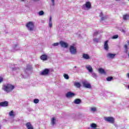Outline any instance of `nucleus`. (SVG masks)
<instances>
[{"instance_id":"nucleus-38","label":"nucleus","mask_w":129,"mask_h":129,"mask_svg":"<svg viewBox=\"0 0 129 129\" xmlns=\"http://www.w3.org/2000/svg\"><path fill=\"white\" fill-rule=\"evenodd\" d=\"M124 48L125 49H127V44H125L124 46Z\"/></svg>"},{"instance_id":"nucleus-49","label":"nucleus","mask_w":129,"mask_h":129,"mask_svg":"<svg viewBox=\"0 0 129 129\" xmlns=\"http://www.w3.org/2000/svg\"><path fill=\"white\" fill-rule=\"evenodd\" d=\"M1 126H0V129H1Z\"/></svg>"},{"instance_id":"nucleus-28","label":"nucleus","mask_w":129,"mask_h":129,"mask_svg":"<svg viewBox=\"0 0 129 129\" xmlns=\"http://www.w3.org/2000/svg\"><path fill=\"white\" fill-rule=\"evenodd\" d=\"M112 79H113V78H112V77H109L106 78L107 81H111Z\"/></svg>"},{"instance_id":"nucleus-46","label":"nucleus","mask_w":129,"mask_h":129,"mask_svg":"<svg viewBox=\"0 0 129 129\" xmlns=\"http://www.w3.org/2000/svg\"><path fill=\"white\" fill-rule=\"evenodd\" d=\"M128 57H129V52H128Z\"/></svg>"},{"instance_id":"nucleus-6","label":"nucleus","mask_w":129,"mask_h":129,"mask_svg":"<svg viewBox=\"0 0 129 129\" xmlns=\"http://www.w3.org/2000/svg\"><path fill=\"white\" fill-rule=\"evenodd\" d=\"M83 87H85V88H91V85L90 84L88 83V82L86 80H84L82 82Z\"/></svg>"},{"instance_id":"nucleus-23","label":"nucleus","mask_w":129,"mask_h":129,"mask_svg":"<svg viewBox=\"0 0 129 129\" xmlns=\"http://www.w3.org/2000/svg\"><path fill=\"white\" fill-rule=\"evenodd\" d=\"M100 17H101V20L102 21H104V20H106V17H103V14L102 13V12H101V13H100Z\"/></svg>"},{"instance_id":"nucleus-17","label":"nucleus","mask_w":129,"mask_h":129,"mask_svg":"<svg viewBox=\"0 0 129 129\" xmlns=\"http://www.w3.org/2000/svg\"><path fill=\"white\" fill-rule=\"evenodd\" d=\"M9 103L7 101H4L0 103V106H8Z\"/></svg>"},{"instance_id":"nucleus-9","label":"nucleus","mask_w":129,"mask_h":129,"mask_svg":"<svg viewBox=\"0 0 129 129\" xmlns=\"http://www.w3.org/2000/svg\"><path fill=\"white\" fill-rule=\"evenodd\" d=\"M40 58L41 60H42V61H47V60H48V57L47 54H44L40 56Z\"/></svg>"},{"instance_id":"nucleus-47","label":"nucleus","mask_w":129,"mask_h":129,"mask_svg":"<svg viewBox=\"0 0 129 129\" xmlns=\"http://www.w3.org/2000/svg\"><path fill=\"white\" fill-rule=\"evenodd\" d=\"M128 88L129 89V85L128 86Z\"/></svg>"},{"instance_id":"nucleus-45","label":"nucleus","mask_w":129,"mask_h":129,"mask_svg":"<svg viewBox=\"0 0 129 129\" xmlns=\"http://www.w3.org/2000/svg\"><path fill=\"white\" fill-rule=\"evenodd\" d=\"M75 69L77 68V66H75L74 67Z\"/></svg>"},{"instance_id":"nucleus-31","label":"nucleus","mask_w":129,"mask_h":129,"mask_svg":"<svg viewBox=\"0 0 129 129\" xmlns=\"http://www.w3.org/2000/svg\"><path fill=\"white\" fill-rule=\"evenodd\" d=\"M39 100L38 99H35L34 100V102L35 104L39 103Z\"/></svg>"},{"instance_id":"nucleus-27","label":"nucleus","mask_w":129,"mask_h":129,"mask_svg":"<svg viewBox=\"0 0 129 129\" xmlns=\"http://www.w3.org/2000/svg\"><path fill=\"white\" fill-rule=\"evenodd\" d=\"M63 77L65 79H67V80L69 79V76L68 74H64Z\"/></svg>"},{"instance_id":"nucleus-40","label":"nucleus","mask_w":129,"mask_h":129,"mask_svg":"<svg viewBox=\"0 0 129 129\" xmlns=\"http://www.w3.org/2000/svg\"><path fill=\"white\" fill-rule=\"evenodd\" d=\"M126 77L129 79V73H127L126 75Z\"/></svg>"},{"instance_id":"nucleus-1","label":"nucleus","mask_w":129,"mask_h":129,"mask_svg":"<svg viewBox=\"0 0 129 129\" xmlns=\"http://www.w3.org/2000/svg\"><path fill=\"white\" fill-rule=\"evenodd\" d=\"M14 89L15 86L11 84H4L2 86V90H4V91L7 93H10V92H12Z\"/></svg>"},{"instance_id":"nucleus-20","label":"nucleus","mask_w":129,"mask_h":129,"mask_svg":"<svg viewBox=\"0 0 129 129\" xmlns=\"http://www.w3.org/2000/svg\"><path fill=\"white\" fill-rule=\"evenodd\" d=\"M48 24H49V28H52V17H51V16H50V17H49V20Z\"/></svg>"},{"instance_id":"nucleus-19","label":"nucleus","mask_w":129,"mask_h":129,"mask_svg":"<svg viewBox=\"0 0 129 129\" xmlns=\"http://www.w3.org/2000/svg\"><path fill=\"white\" fill-rule=\"evenodd\" d=\"M74 102L75 104H79L81 103V100L80 99H76L74 100Z\"/></svg>"},{"instance_id":"nucleus-3","label":"nucleus","mask_w":129,"mask_h":129,"mask_svg":"<svg viewBox=\"0 0 129 129\" xmlns=\"http://www.w3.org/2000/svg\"><path fill=\"white\" fill-rule=\"evenodd\" d=\"M82 9L85 11H89L91 9V4L90 2H86L85 5H83Z\"/></svg>"},{"instance_id":"nucleus-13","label":"nucleus","mask_w":129,"mask_h":129,"mask_svg":"<svg viewBox=\"0 0 129 129\" xmlns=\"http://www.w3.org/2000/svg\"><path fill=\"white\" fill-rule=\"evenodd\" d=\"M109 48V47H108V40H106L104 42V48L105 50H106V51H107V50H108Z\"/></svg>"},{"instance_id":"nucleus-4","label":"nucleus","mask_w":129,"mask_h":129,"mask_svg":"<svg viewBox=\"0 0 129 129\" xmlns=\"http://www.w3.org/2000/svg\"><path fill=\"white\" fill-rule=\"evenodd\" d=\"M70 52L72 55H76L77 54V48L73 45H71Z\"/></svg>"},{"instance_id":"nucleus-43","label":"nucleus","mask_w":129,"mask_h":129,"mask_svg":"<svg viewBox=\"0 0 129 129\" xmlns=\"http://www.w3.org/2000/svg\"><path fill=\"white\" fill-rule=\"evenodd\" d=\"M17 47H18V44L15 45V48H17Z\"/></svg>"},{"instance_id":"nucleus-32","label":"nucleus","mask_w":129,"mask_h":129,"mask_svg":"<svg viewBox=\"0 0 129 129\" xmlns=\"http://www.w3.org/2000/svg\"><path fill=\"white\" fill-rule=\"evenodd\" d=\"M117 38H118V35H114V36H112V39H117Z\"/></svg>"},{"instance_id":"nucleus-7","label":"nucleus","mask_w":129,"mask_h":129,"mask_svg":"<svg viewBox=\"0 0 129 129\" xmlns=\"http://www.w3.org/2000/svg\"><path fill=\"white\" fill-rule=\"evenodd\" d=\"M75 95H76V94L72 92H68V93L66 94V96L67 98H72L74 97Z\"/></svg>"},{"instance_id":"nucleus-2","label":"nucleus","mask_w":129,"mask_h":129,"mask_svg":"<svg viewBox=\"0 0 129 129\" xmlns=\"http://www.w3.org/2000/svg\"><path fill=\"white\" fill-rule=\"evenodd\" d=\"M26 28H27L28 31L32 32L34 31V29L35 28V23L33 22H29L26 25Z\"/></svg>"},{"instance_id":"nucleus-25","label":"nucleus","mask_w":129,"mask_h":129,"mask_svg":"<svg viewBox=\"0 0 129 129\" xmlns=\"http://www.w3.org/2000/svg\"><path fill=\"white\" fill-rule=\"evenodd\" d=\"M90 127L92 128H96V127H97V125L94 123H92V124H91Z\"/></svg>"},{"instance_id":"nucleus-41","label":"nucleus","mask_w":129,"mask_h":129,"mask_svg":"<svg viewBox=\"0 0 129 129\" xmlns=\"http://www.w3.org/2000/svg\"><path fill=\"white\" fill-rule=\"evenodd\" d=\"M31 69V67L29 68H27L26 70H30Z\"/></svg>"},{"instance_id":"nucleus-21","label":"nucleus","mask_w":129,"mask_h":129,"mask_svg":"<svg viewBox=\"0 0 129 129\" xmlns=\"http://www.w3.org/2000/svg\"><path fill=\"white\" fill-rule=\"evenodd\" d=\"M129 19V15L126 14L123 16V20L124 21H127Z\"/></svg>"},{"instance_id":"nucleus-30","label":"nucleus","mask_w":129,"mask_h":129,"mask_svg":"<svg viewBox=\"0 0 129 129\" xmlns=\"http://www.w3.org/2000/svg\"><path fill=\"white\" fill-rule=\"evenodd\" d=\"M93 40L95 43H98V42H99V39L98 38H94Z\"/></svg>"},{"instance_id":"nucleus-22","label":"nucleus","mask_w":129,"mask_h":129,"mask_svg":"<svg viewBox=\"0 0 129 129\" xmlns=\"http://www.w3.org/2000/svg\"><path fill=\"white\" fill-rule=\"evenodd\" d=\"M74 85L77 88H80V87H81V84H80L79 82L75 83Z\"/></svg>"},{"instance_id":"nucleus-44","label":"nucleus","mask_w":129,"mask_h":129,"mask_svg":"<svg viewBox=\"0 0 129 129\" xmlns=\"http://www.w3.org/2000/svg\"><path fill=\"white\" fill-rule=\"evenodd\" d=\"M21 2H25V1H26V0H21Z\"/></svg>"},{"instance_id":"nucleus-29","label":"nucleus","mask_w":129,"mask_h":129,"mask_svg":"<svg viewBox=\"0 0 129 129\" xmlns=\"http://www.w3.org/2000/svg\"><path fill=\"white\" fill-rule=\"evenodd\" d=\"M39 16H43L44 15V11H41L38 13Z\"/></svg>"},{"instance_id":"nucleus-36","label":"nucleus","mask_w":129,"mask_h":129,"mask_svg":"<svg viewBox=\"0 0 129 129\" xmlns=\"http://www.w3.org/2000/svg\"><path fill=\"white\" fill-rule=\"evenodd\" d=\"M97 35H98V32L97 31H95L94 33V36H97Z\"/></svg>"},{"instance_id":"nucleus-10","label":"nucleus","mask_w":129,"mask_h":129,"mask_svg":"<svg viewBox=\"0 0 129 129\" xmlns=\"http://www.w3.org/2000/svg\"><path fill=\"white\" fill-rule=\"evenodd\" d=\"M59 44L62 48H68L69 44L68 43L64 42V41H60Z\"/></svg>"},{"instance_id":"nucleus-42","label":"nucleus","mask_w":129,"mask_h":129,"mask_svg":"<svg viewBox=\"0 0 129 129\" xmlns=\"http://www.w3.org/2000/svg\"><path fill=\"white\" fill-rule=\"evenodd\" d=\"M127 46H129V41H127Z\"/></svg>"},{"instance_id":"nucleus-12","label":"nucleus","mask_w":129,"mask_h":129,"mask_svg":"<svg viewBox=\"0 0 129 129\" xmlns=\"http://www.w3.org/2000/svg\"><path fill=\"white\" fill-rule=\"evenodd\" d=\"M86 68L90 73H92L93 72V69H92V67L89 64L86 65Z\"/></svg>"},{"instance_id":"nucleus-33","label":"nucleus","mask_w":129,"mask_h":129,"mask_svg":"<svg viewBox=\"0 0 129 129\" xmlns=\"http://www.w3.org/2000/svg\"><path fill=\"white\" fill-rule=\"evenodd\" d=\"M91 111H93V112H94V111H96V107H92V108H91Z\"/></svg>"},{"instance_id":"nucleus-48","label":"nucleus","mask_w":129,"mask_h":129,"mask_svg":"<svg viewBox=\"0 0 129 129\" xmlns=\"http://www.w3.org/2000/svg\"><path fill=\"white\" fill-rule=\"evenodd\" d=\"M128 88L129 89V85L128 86Z\"/></svg>"},{"instance_id":"nucleus-26","label":"nucleus","mask_w":129,"mask_h":129,"mask_svg":"<svg viewBox=\"0 0 129 129\" xmlns=\"http://www.w3.org/2000/svg\"><path fill=\"white\" fill-rule=\"evenodd\" d=\"M9 115L10 116H15V112L11 111L9 112Z\"/></svg>"},{"instance_id":"nucleus-5","label":"nucleus","mask_w":129,"mask_h":129,"mask_svg":"<svg viewBox=\"0 0 129 129\" xmlns=\"http://www.w3.org/2000/svg\"><path fill=\"white\" fill-rule=\"evenodd\" d=\"M104 120L110 123H114V118L112 117H105Z\"/></svg>"},{"instance_id":"nucleus-11","label":"nucleus","mask_w":129,"mask_h":129,"mask_svg":"<svg viewBox=\"0 0 129 129\" xmlns=\"http://www.w3.org/2000/svg\"><path fill=\"white\" fill-rule=\"evenodd\" d=\"M116 55V54L108 53L107 54V58H108V59H114Z\"/></svg>"},{"instance_id":"nucleus-39","label":"nucleus","mask_w":129,"mask_h":129,"mask_svg":"<svg viewBox=\"0 0 129 129\" xmlns=\"http://www.w3.org/2000/svg\"><path fill=\"white\" fill-rule=\"evenodd\" d=\"M124 52H125L126 54H127V49H125Z\"/></svg>"},{"instance_id":"nucleus-34","label":"nucleus","mask_w":129,"mask_h":129,"mask_svg":"<svg viewBox=\"0 0 129 129\" xmlns=\"http://www.w3.org/2000/svg\"><path fill=\"white\" fill-rule=\"evenodd\" d=\"M51 2L52 3V6H55V0H51Z\"/></svg>"},{"instance_id":"nucleus-15","label":"nucleus","mask_w":129,"mask_h":129,"mask_svg":"<svg viewBox=\"0 0 129 129\" xmlns=\"http://www.w3.org/2000/svg\"><path fill=\"white\" fill-rule=\"evenodd\" d=\"M83 58L85 59V60H89V59H90V56L86 53H84L83 54Z\"/></svg>"},{"instance_id":"nucleus-35","label":"nucleus","mask_w":129,"mask_h":129,"mask_svg":"<svg viewBox=\"0 0 129 129\" xmlns=\"http://www.w3.org/2000/svg\"><path fill=\"white\" fill-rule=\"evenodd\" d=\"M58 45H59L58 43H54L52 44V46H54V47H55L56 46H58Z\"/></svg>"},{"instance_id":"nucleus-16","label":"nucleus","mask_w":129,"mask_h":129,"mask_svg":"<svg viewBox=\"0 0 129 129\" xmlns=\"http://www.w3.org/2000/svg\"><path fill=\"white\" fill-rule=\"evenodd\" d=\"M26 126L27 127L28 129H34L33 127V126L32 125V124H31V122H27L26 124Z\"/></svg>"},{"instance_id":"nucleus-18","label":"nucleus","mask_w":129,"mask_h":129,"mask_svg":"<svg viewBox=\"0 0 129 129\" xmlns=\"http://www.w3.org/2000/svg\"><path fill=\"white\" fill-rule=\"evenodd\" d=\"M98 71L101 74H106L105 71L102 68L99 69Z\"/></svg>"},{"instance_id":"nucleus-37","label":"nucleus","mask_w":129,"mask_h":129,"mask_svg":"<svg viewBox=\"0 0 129 129\" xmlns=\"http://www.w3.org/2000/svg\"><path fill=\"white\" fill-rule=\"evenodd\" d=\"M3 81H4V79H3V78L0 77V83H2Z\"/></svg>"},{"instance_id":"nucleus-24","label":"nucleus","mask_w":129,"mask_h":129,"mask_svg":"<svg viewBox=\"0 0 129 129\" xmlns=\"http://www.w3.org/2000/svg\"><path fill=\"white\" fill-rule=\"evenodd\" d=\"M91 73L92 77H93V78H95V79H96V78H97V75H96L95 73L92 72V73Z\"/></svg>"},{"instance_id":"nucleus-14","label":"nucleus","mask_w":129,"mask_h":129,"mask_svg":"<svg viewBox=\"0 0 129 129\" xmlns=\"http://www.w3.org/2000/svg\"><path fill=\"white\" fill-rule=\"evenodd\" d=\"M56 118H55V117L51 118V125L54 126V125H55V124H56Z\"/></svg>"},{"instance_id":"nucleus-8","label":"nucleus","mask_w":129,"mask_h":129,"mask_svg":"<svg viewBox=\"0 0 129 129\" xmlns=\"http://www.w3.org/2000/svg\"><path fill=\"white\" fill-rule=\"evenodd\" d=\"M50 72V70L48 69H45L42 72H41L40 74L42 76L48 75Z\"/></svg>"}]
</instances>
